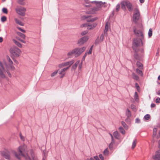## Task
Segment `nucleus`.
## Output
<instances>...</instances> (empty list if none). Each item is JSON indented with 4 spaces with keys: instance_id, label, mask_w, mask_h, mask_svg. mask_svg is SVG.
I'll list each match as a JSON object with an SVG mask.
<instances>
[{
    "instance_id": "obj_1",
    "label": "nucleus",
    "mask_w": 160,
    "mask_h": 160,
    "mask_svg": "<svg viewBox=\"0 0 160 160\" xmlns=\"http://www.w3.org/2000/svg\"><path fill=\"white\" fill-rule=\"evenodd\" d=\"M18 152L13 151L12 152L15 157L19 159H20L21 156L24 157L26 160H31L30 157L27 154V146L25 145L20 146L18 149Z\"/></svg>"
},
{
    "instance_id": "obj_2",
    "label": "nucleus",
    "mask_w": 160,
    "mask_h": 160,
    "mask_svg": "<svg viewBox=\"0 0 160 160\" xmlns=\"http://www.w3.org/2000/svg\"><path fill=\"white\" fill-rule=\"evenodd\" d=\"M91 3H95L96 7H94L92 9L87 11L86 12L87 14H94L96 13V12L99 11L103 5L105 4L106 3L105 2H103L102 1H92Z\"/></svg>"
},
{
    "instance_id": "obj_3",
    "label": "nucleus",
    "mask_w": 160,
    "mask_h": 160,
    "mask_svg": "<svg viewBox=\"0 0 160 160\" xmlns=\"http://www.w3.org/2000/svg\"><path fill=\"white\" fill-rule=\"evenodd\" d=\"M7 59L8 62V65L6 62L4 61H3V65L4 64L6 68H7V70H6L9 76V77H11L12 76L11 74L8 71V69H11L12 70H14L15 68L14 66H13L12 65L13 64L12 61L10 58V57L8 56H7Z\"/></svg>"
},
{
    "instance_id": "obj_4",
    "label": "nucleus",
    "mask_w": 160,
    "mask_h": 160,
    "mask_svg": "<svg viewBox=\"0 0 160 160\" xmlns=\"http://www.w3.org/2000/svg\"><path fill=\"white\" fill-rule=\"evenodd\" d=\"M143 38H137L133 40V44L132 46L133 49L135 52H138L139 49L138 48V47L143 45V43L142 39Z\"/></svg>"
},
{
    "instance_id": "obj_5",
    "label": "nucleus",
    "mask_w": 160,
    "mask_h": 160,
    "mask_svg": "<svg viewBox=\"0 0 160 160\" xmlns=\"http://www.w3.org/2000/svg\"><path fill=\"white\" fill-rule=\"evenodd\" d=\"M11 54L14 57H18L21 52V50L16 47L11 48L10 49Z\"/></svg>"
},
{
    "instance_id": "obj_6",
    "label": "nucleus",
    "mask_w": 160,
    "mask_h": 160,
    "mask_svg": "<svg viewBox=\"0 0 160 160\" xmlns=\"http://www.w3.org/2000/svg\"><path fill=\"white\" fill-rule=\"evenodd\" d=\"M134 10V12L133 15V20L135 23H136L140 18V13L138 8H135Z\"/></svg>"
},
{
    "instance_id": "obj_7",
    "label": "nucleus",
    "mask_w": 160,
    "mask_h": 160,
    "mask_svg": "<svg viewBox=\"0 0 160 160\" xmlns=\"http://www.w3.org/2000/svg\"><path fill=\"white\" fill-rule=\"evenodd\" d=\"M86 48L85 47H83L81 48H76L74 49L75 51V57H77L79 56L86 49Z\"/></svg>"
},
{
    "instance_id": "obj_8",
    "label": "nucleus",
    "mask_w": 160,
    "mask_h": 160,
    "mask_svg": "<svg viewBox=\"0 0 160 160\" xmlns=\"http://www.w3.org/2000/svg\"><path fill=\"white\" fill-rule=\"evenodd\" d=\"M16 11L18 14L23 16L25 15L26 9L22 7H18L16 9Z\"/></svg>"
},
{
    "instance_id": "obj_9",
    "label": "nucleus",
    "mask_w": 160,
    "mask_h": 160,
    "mask_svg": "<svg viewBox=\"0 0 160 160\" xmlns=\"http://www.w3.org/2000/svg\"><path fill=\"white\" fill-rule=\"evenodd\" d=\"M0 76L2 78H5V75L4 73L7 72L6 70L7 69H6L5 70V68L4 67V65L1 61H0Z\"/></svg>"
},
{
    "instance_id": "obj_10",
    "label": "nucleus",
    "mask_w": 160,
    "mask_h": 160,
    "mask_svg": "<svg viewBox=\"0 0 160 160\" xmlns=\"http://www.w3.org/2000/svg\"><path fill=\"white\" fill-rule=\"evenodd\" d=\"M88 36H84L78 40V44L79 46L82 45L88 41Z\"/></svg>"
},
{
    "instance_id": "obj_11",
    "label": "nucleus",
    "mask_w": 160,
    "mask_h": 160,
    "mask_svg": "<svg viewBox=\"0 0 160 160\" xmlns=\"http://www.w3.org/2000/svg\"><path fill=\"white\" fill-rule=\"evenodd\" d=\"M74 60H72L70 61L62 63L60 64L58 66L59 68H62L64 66H69L68 67L69 68L72 64L74 63Z\"/></svg>"
},
{
    "instance_id": "obj_12",
    "label": "nucleus",
    "mask_w": 160,
    "mask_h": 160,
    "mask_svg": "<svg viewBox=\"0 0 160 160\" xmlns=\"http://www.w3.org/2000/svg\"><path fill=\"white\" fill-rule=\"evenodd\" d=\"M97 25L96 23H94L92 24H84L82 25V27H87V28L89 30H91L94 28Z\"/></svg>"
},
{
    "instance_id": "obj_13",
    "label": "nucleus",
    "mask_w": 160,
    "mask_h": 160,
    "mask_svg": "<svg viewBox=\"0 0 160 160\" xmlns=\"http://www.w3.org/2000/svg\"><path fill=\"white\" fill-rule=\"evenodd\" d=\"M134 32L135 35L138 37H141V38H143V35L142 32L141 30H137L135 28H133Z\"/></svg>"
},
{
    "instance_id": "obj_14",
    "label": "nucleus",
    "mask_w": 160,
    "mask_h": 160,
    "mask_svg": "<svg viewBox=\"0 0 160 160\" xmlns=\"http://www.w3.org/2000/svg\"><path fill=\"white\" fill-rule=\"evenodd\" d=\"M1 154L2 156L6 159H9L10 158V153L8 150H5L2 151L1 152Z\"/></svg>"
},
{
    "instance_id": "obj_15",
    "label": "nucleus",
    "mask_w": 160,
    "mask_h": 160,
    "mask_svg": "<svg viewBox=\"0 0 160 160\" xmlns=\"http://www.w3.org/2000/svg\"><path fill=\"white\" fill-rule=\"evenodd\" d=\"M83 17L84 18L86 19V21L88 22H93L97 20L98 19L97 17L92 18L90 16L87 17L86 16H84Z\"/></svg>"
},
{
    "instance_id": "obj_16",
    "label": "nucleus",
    "mask_w": 160,
    "mask_h": 160,
    "mask_svg": "<svg viewBox=\"0 0 160 160\" xmlns=\"http://www.w3.org/2000/svg\"><path fill=\"white\" fill-rule=\"evenodd\" d=\"M154 160H160V150L157 151L155 155L153 156Z\"/></svg>"
},
{
    "instance_id": "obj_17",
    "label": "nucleus",
    "mask_w": 160,
    "mask_h": 160,
    "mask_svg": "<svg viewBox=\"0 0 160 160\" xmlns=\"http://www.w3.org/2000/svg\"><path fill=\"white\" fill-rule=\"evenodd\" d=\"M104 36L103 34H101L99 38L98 37L95 42V43L96 44H98L100 42H102L103 40Z\"/></svg>"
},
{
    "instance_id": "obj_18",
    "label": "nucleus",
    "mask_w": 160,
    "mask_h": 160,
    "mask_svg": "<svg viewBox=\"0 0 160 160\" xmlns=\"http://www.w3.org/2000/svg\"><path fill=\"white\" fill-rule=\"evenodd\" d=\"M126 7L128 10L130 11H132L133 9L132 4L129 1H126Z\"/></svg>"
},
{
    "instance_id": "obj_19",
    "label": "nucleus",
    "mask_w": 160,
    "mask_h": 160,
    "mask_svg": "<svg viewBox=\"0 0 160 160\" xmlns=\"http://www.w3.org/2000/svg\"><path fill=\"white\" fill-rule=\"evenodd\" d=\"M109 28V23L108 22H107L105 24V29L104 30V34L106 36L107 34V32Z\"/></svg>"
},
{
    "instance_id": "obj_20",
    "label": "nucleus",
    "mask_w": 160,
    "mask_h": 160,
    "mask_svg": "<svg viewBox=\"0 0 160 160\" xmlns=\"http://www.w3.org/2000/svg\"><path fill=\"white\" fill-rule=\"evenodd\" d=\"M80 61L79 60L77 61L72 66V70H75L77 67V66L79 64Z\"/></svg>"
},
{
    "instance_id": "obj_21",
    "label": "nucleus",
    "mask_w": 160,
    "mask_h": 160,
    "mask_svg": "<svg viewBox=\"0 0 160 160\" xmlns=\"http://www.w3.org/2000/svg\"><path fill=\"white\" fill-rule=\"evenodd\" d=\"M113 136L114 137L117 139L119 138L120 135L118 132L117 131L114 132H113Z\"/></svg>"
},
{
    "instance_id": "obj_22",
    "label": "nucleus",
    "mask_w": 160,
    "mask_h": 160,
    "mask_svg": "<svg viewBox=\"0 0 160 160\" xmlns=\"http://www.w3.org/2000/svg\"><path fill=\"white\" fill-rule=\"evenodd\" d=\"M15 20L16 22L21 26H23L24 24L20 20L17 18H15Z\"/></svg>"
},
{
    "instance_id": "obj_23",
    "label": "nucleus",
    "mask_w": 160,
    "mask_h": 160,
    "mask_svg": "<svg viewBox=\"0 0 160 160\" xmlns=\"http://www.w3.org/2000/svg\"><path fill=\"white\" fill-rule=\"evenodd\" d=\"M13 41L16 45H17V46H18V47L20 48H22V44L20 42H18L15 39H13Z\"/></svg>"
},
{
    "instance_id": "obj_24",
    "label": "nucleus",
    "mask_w": 160,
    "mask_h": 160,
    "mask_svg": "<svg viewBox=\"0 0 160 160\" xmlns=\"http://www.w3.org/2000/svg\"><path fill=\"white\" fill-rule=\"evenodd\" d=\"M126 115L128 118H129L131 117V113L129 109H127L126 110Z\"/></svg>"
},
{
    "instance_id": "obj_25",
    "label": "nucleus",
    "mask_w": 160,
    "mask_h": 160,
    "mask_svg": "<svg viewBox=\"0 0 160 160\" xmlns=\"http://www.w3.org/2000/svg\"><path fill=\"white\" fill-rule=\"evenodd\" d=\"M121 5L122 8L123 10L125 9V6H126V1L122 2Z\"/></svg>"
},
{
    "instance_id": "obj_26",
    "label": "nucleus",
    "mask_w": 160,
    "mask_h": 160,
    "mask_svg": "<svg viewBox=\"0 0 160 160\" xmlns=\"http://www.w3.org/2000/svg\"><path fill=\"white\" fill-rule=\"evenodd\" d=\"M132 76L133 77V78L136 80H138L139 79V78L138 77V76H137V75H136L135 73L133 72L132 73Z\"/></svg>"
},
{
    "instance_id": "obj_27",
    "label": "nucleus",
    "mask_w": 160,
    "mask_h": 160,
    "mask_svg": "<svg viewBox=\"0 0 160 160\" xmlns=\"http://www.w3.org/2000/svg\"><path fill=\"white\" fill-rule=\"evenodd\" d=\"M73 54H75V51L73 49L70 51H69L67 54V55L69 57H70L72 56Z\"/></svg>"
},
{
    "instance_id": "obj_28",
    "label": "nucleus",
    "mask_w": 160,
    "mask_h": 160,
    "mask_svg": "<svg viewBox=\"0 0 160 160\" xmlns=\"http://www.w3.org/2000/svg\"><path fill=\"white\" fill-rule=\"evenodd\" d=\"M138 52H135V53L134 54V57L136 59L140 60L141 58L138 54V53H137Z\"/></svg>"
},
{
    "instance_id": "obj_29",
    "label": "nucleus",
    "mask_w": 160,
    "mask_h": 160,
    "mask_svg": "<svg viewBox=\"0 0 160 160\" xmlns=\"http://www.w3.org/2000/svg\"><path fill=\"white\" fill-rule=\"evenodd\" d=\"M137 142V140L136 139H135L133 140L132 145V148L133 149L135 147L136 144V143Z\"/></svg>"
},
{
    "instance_id": "obj_30",
    "label": "nucleus",
    "mask_w": 160,
    "mask_h": 160,
    "mask_svg": "<svg viewBox=\"0 0 160 160\" xmlns=\"http://www.w3.org/2000/svg\"><path fill=\"white\" fill-rule=\"evenodd\" d=\"M137 65L140 69L142 68H143L142 64L139 62L138 61L137 62Z\"/></svg>"
},
{
    "instance_id": "obj_31",
    "label": "nucleus",
    "mask_w": 160,
    "mask_h": 160,
    "mask_svg": "<svg viewBox=\"0 0 160 160\" xmlns=\"http://www.w3.org/2000/svg\"><path fill=\"white\" fill-rule=\"evenodd\" d=\"M136 72L138 74L140 75L141 76H143V73L138 68L137 69H136Z\"/></svg>"
},
{
    "instance_id": "obj_32",
    "label": "nucleus",
    "mask_w": 160,
    "mask_h": 160,
    "mask_svg": "<svg viewBox=\"0 0 160 160\" xmlns=\"http://www.w3.org/2000/svg\"><path fill=\"white\" fill-rule=\"evenodd\" d=\"M119 129L120 131V132L123 134L124 135L125 134V132L123 128L122 127H120Z\"/></svg>"
},
{
    "instance_id": "obj_33",
    "label": "nucleus",
    "mask_w": 160,
    "mask_h": 160,
    "mask_svg": "<svg viewBox=\"0 0 160 160\" xmlns=\"http://www.w3.org/2000/svg\"><path fill=\"white\" fill-rule=\"evenodd\" d=\"M122 125L123 126L125 129H127L128 128V126L126 125L125 122L123 121L122 122Z\"/></svg>"
},
{
    "instance_id": "obj_34",
    "label": "nucleus",
    "mask_w": 160,
    "mask_h": 160,
    "mask_svg": "<svg viewBox=\"0 0 160 160\" xmlns=\"http://www.w3.org/2000/svg\"><path fill=\"white\" fill-rule=\"evenodd\" d=\"M24 0H18V2L20 5H24L25 4L24 2Z\"/></svg>"
},
{
    "instance_id": "obj_35",
    "label": "nucleus",
    "mask_w": 160,
    "mask_h": 160,
    "mask_svg": "<svg viewBox=\"0 0 160 160\" xmlns=\"http://www.w3.org/2000/svg\"><path fill=\"white\" fill-rule=\"evenodd\" d=\"M157 129L156 128H154L153 129V137H154L156 136L157 134Z\"/></svg>"
},
{
    "instance_id": "obj_36",
    "label": "nucleus",
    "mask_w": 160,
    "mask_h": 160,
    "mask_svg": "<svg viewBox=\"0 0 160 160\" xmlns=\"http://www.w3.org/2000/svg\"><path fill=\"white\" fill-rule=\"evenodd\" d=\"M152 29L151 28H150L149 29L148 32V36L149 37H151L152 35Z\"/></svg>"
},
{
    "instance_id": "obj_37",
    "label": "nucleus",
    "mask_w": 160,
    "mask_h": 160,
    "mask_svg": "<svg viewBox=\"0 0 160 160\" xmlns=\"http://www.w3.org/2000/svg\"><path fill=\"white\" fill-rule=\"evenodd\" d=\"M59 73L60 74H62V75L60 77L61 78H62L65 75V72H64L63 71H62V70H61V71H60L59 72Z\"/></svg>"
},
{
    "instance_id": "obj_38",
    "label": "nucleus",
    "mask_w": 160,
    "mask_h": 160,
    "mask_svg": "<svg viewBox=\"0 0 160 160\" xmlns=\"http://www.w3.org/2000/svg\"><path fill=\"white\" fill-rule=\"evenodd\" d=\"M108 153L109 152L108 150V148L106 149L103 152V154L106 156L108 155Z\"/></svg>"
},
{
    "instance_id": "obj_39",
    "label": "nucleus",
    "mask_w": 160,
    "mask_h": 160,
    "mask_svg": "<svg viewBox=\"0 0 160 160\" xmlns=\"http://www.w3.org/2000/svg\"><path fill=\"white\" fill-rule=\"evenodd\" d=\"M7 20L6 17L5 16H2L1 17V20L2 22H4L5 21Z\"/></svg>"
},
{
    "instance_id": "obj_40",
    "label": "nucleus",
    "mask_w": 160,
    "mask_h": 160,
    "mask_svg": "<svg viewBox=\"0 0 160 160\" xmlns=\"http://www.w3.org/2000/svg\"><path fill=\"white\" fill-rule=\"evenodd\" d=\"M150 115L149 114H147L144 116V118L146 120H148L150 118Z\"/></svg>"
},
{
    "instance_id": "obj_41",
    "label": "nucleus",
    "mask_w": 160,
    "mask_h": 160,
    "mask_svg": "<svg viewBox=\"0 0 160 160\" xmlns=\"http://www.w3.org/2000/svg\"><path fill=\"white\" fill-rule=\"evenodd\" d=\"M2 12L4 13L7 14L8 13V10L6 8H3L2 9Z\"/></svg>"
},
{
    "instance_id": "obj_42",
    "label": "nucleus",
    "mask_w": 160,
    "mask_h": 160,
    "mask_svg": "<svg viewBox=\"0 0 160 160\" xmlns=\"http://www.w3.org/2000/svg\"><path fill=\"white\" fill-rule=\"evenodd\" d=\"M91 2H92L90 1L89 0H84L82 3H84L85 4H89L90 2L91 3Z\"/></svg>"
},
{
    "instance_id": "obj_43",
    "label": "nucleus",
    "mask_w": 160,
    "mask_h": 160,
    "mask_svg": "<svg viewBox=\"0 0 160 160\" xmlns=\"http://www.w3.org/2000/svg\"><path fill=\"white\" fill-rule=\"evenodd\" d=\"M114 144L110 143L109 145V148L111 150H112L113 149V145Z\"/></svg>"
},
{
    "instance_id": "obj_44",
    "label": "nucleus",
    "mask_w": 160,
    "mask_h": 160,
    "mask_svg": "<svg viewBox=\"0 0 160 160\" xmlns=\"http://www.w3.org/2000/svg\"><path fill=\"white\" fill-rule=\"evenodd\" d=\"M131 108L134 111H136V108H135V106L133 105V104H132L131 105Z\"/></svg>"
},
{
    "instance_id": "obj_45",
    "label": "nucleus",
    "mask_w": 160,
    "mask_h": 160,
    "mask_svg": "<svg viewBox=\"0 0 160 160\" xmlns=\"http://www.w3.org/2000/svg\"><path fill=\"white\" fill-rule=\"evenodd\" d=\"M19 35L22 38H23L24 39H25V36L24 34L22 33H20Z\"/></svg>"
},
{
    "instance_id": "obj_46",
    "label": "nucleus",
    "mask_w": 160,
    "mask_h": 160,
    "mask_svg": "<svg viewBox=\"0 0 160 160\" xmlns=\"http://www.w3.org/2000/svg\"><path fill=\"white\" fill-rule=\"evenodd\" d=\"M88 32V31L87 30H85L84 31L82 32L81 33V34L82 36L84 35L87 33Z\"/></svg>"
},
{
    "instance_id": "obj_47",
    "label": "nucleus",
    "mask_w": 160,
    "mask_h": 160,
    "mask_svg": "<svg viewBox=\"0 0 160 160\" xmlns=\"http://www.w3.org/2000/svg\"><path fill=\"white\" fill-rule=\"evenodd\" d=\"M93 46H92L91 48H90L89 50V51L88 52H87V53H88V54H91L92 53V48Z\"/></svg>"
},
{
    "instance_id": "obj_48",
    "label": "nucleus",
    "mask_w": 160,
    "mask_h": 160,
    "mask_svg": "<svg viewBox=\"0 0 160 160\" xmlns=\"http://www.w3.org/2000/svg\"><path fill=\"white\" fill-rule=\"evenodd\" d=\"M58 73V71H56L52 73L51 74V76L52 77L54 76Z\"/></svg>"
},
{
    "instance_id": "obj_49",
    "label": "nucleus",
    "mask_w": 160,
    "mask_h": 160,
    "mask_svg": "<svg viewBox=\"0 0 160 160\" xmlns=\"http://www.w3.org/2000/svg\"><path fill=\"white\" fill-rule=\"evenodd\" d=\"M82 4L85 7H89L91 6V4H90V3L87 4H85L84 3H83Z\"/></svg>"
},
{
    "instance_id": "obj_50",
    "label": "nucleus",
    "mask_w": 160,
    "mask_h": 160,
    "mask_svg": "<svg viewBox=\"0 0 160 160\" xmlns=\"http://www.w3.org/2000/svg\"><path fill=\"white\" fill-rule=\"evenodd\" d=\"M119 8H120L119 4H118L116 6V12H118L119 11Z\"/></svg>"
},
{
    "instance_id": "obj_51",
    "label": "nucleus",
    "mask_w": 160,
    "mask_h": 160,
    "mask_svg": "<svg viewBox=\"0 0 160 160\" xmlns=\"http://www.w3.org/2000/svg\"><path fill=\"white\" fill-rule=\"evenodd\" d=\"M138 98V95L137 93V92H135V95H134V98L136 100Z\"/></svg>"
},
{
    "instance_id": "obj_52",
    "label": "nucleus",
    "mask_w": 160,
    "mask_h": 160,
    "mask_svg": "<svg viewBox=\"0 0 160 160\" xmlns=\"http://www.w3.org/2000/svg\"><path fill=\"white\" fill-rule=\"evenodd\" d=\"M156 103H159L160 102V98H157L156 100Z\"/></svg>"
},
{
    "instance_id": "obj_53",
    "label": "nucleus",
    "mask_w": 160,
    "mask_h": 160,
    "mask_svg": "<svg viewBox=\"0 0 160 160\" xmlns=\"http://www.w3.org/2000/svg\"><path fill=\"white\" fill-rule=\"evenodd\" d=\"M140 119H139L138 118H137L136 119L135 122L136 123H140Z\"/></svg>"
},
{
    "instance_id": "obj_54",
    "label": "nucleus",
    "mask_w": 160,
    "mask_h": 160,
    "mask_svg": "<svg viewBox=\"0 0 160 160\" xmlns=\"http://www.w3.org/2000/svg\"><path fill=\"white\" fill-rule=\"evenodd\" d=\"M18 29H19V30H20V31H21V32H25V30H23L21 28H19V27H18L17 28Z\"/></svg>"
},
{
    "instance_id": "obj_55",
    "label": "nucleus",
    "mask_w": 160,
    "mask_h": 160,
    "mask_svg": "<svg viewBox=\"0 0 160 160\" xmlns=\"http://www.w3.org/2000/svg\"><path fill=\"white\" fill-rule=\"evenodd\" d=\"M99 157L101 160H104V158L102 154H100L99 155Z\"/></svg>"
},
{
    "instance_id": "obj_56",
    "label": "nucleus",
    "mask_w": 160,
    "mask_h": 160,
    "mask_svg": "<svg viewBox=\"0 0 160 160\" xmlns=\"http://www.w3.org/2000/svg\"><path fill=\"white\" fill-rule=\"evenodd\" d=\"M20 138L21 140H22V141L24 140V137H23L21 134V133L20 134Z\"/></svg>"
},
{
    "instance_id": "obj_57",
    "label": "nucleus",
    "mask_w": 160,
    "mask_h": 160,
    "mask_svg": "<svg viewBox=\"0 0 160 160\" xmlns=\"http://www.w3.org/2000/svg\"><path fill=\"white\" fill-rule=\"evenodd\" d=\"M31 155L33 160H37V159L34 157V155L32 153L31 154Z\"/></svg>"
},
{
    "instance_id": "obj_58",
    "label": "nucleus",
    "mask_w": 160,
    "mask_h": 160,
    "mask_svg": "<svg viewBox=\"0 0 160 160\" xmlns=\"http://www.w3.org/2000/svg\"><path fill=\"white\" fill-rule=\"evenodd\" d=\"M82 62H81L79 64V66H78L79 69L80 70L82 68Z\"/></svg>"
},
{
    "instance_id": "obj_59",
    "label": "nucleus",
    "mask_w": 160,
    "mask_h": 160,
    "mask_svg": "<svg viewBox=\"0 0 160 160\" xmlns=\"http://www.w3.org/2000/svg\"><path fill=\"white\" fill-rule=\"evenodd\" d=\"M69 68V67H67V68H63L62 70V71H63L64 72H65L66 70H67V69H68Z\"/></svg>"
},
{
    "instance_id": "obj_60",
    "label": "nucleus",
    "mask_w": 160,
    "mask_h": 160,
    "mask_svg": "<svg viewBox=\"0 0 160 160\" xmlns=\"http://www.w3.org/2000/svg\"><path fill=\"white\" fill-rule=\"evenodd\" d=\"M87 53L86 52L85 53V54L84 55V56H83V57L82 58V60H84V59L85 58V57H86V56H87Z\"/></svg>"
},
{
    "instance_id": "obj_61",
    "label": "nucleus",
    "mask_w": 160,
    "mask_h": 160,
    "mask_svg": "<svg viewBox=\"0 0 160 160\" xmlns=\"http://www.w3.org/2000/svg\"><path fill=\"white\" fill-rule=\"evenodd\" d=\"M94 158L95 160H99L98 157L97 156L94 157Z\"/></svg>"
},
{
    "instance_id": "obj_62",
    "label": "nucleus",
    "mask_w": 160,
    "mask_h": 160,
    "mask_svg": "<svg viewBox=\"0 0 160 160\" xmlns=\"http://www.w3.org/2000/svg\"><path fill=\"white\" fill-rule=\"evenodd\" d=\"M135 86L136 87V88L138 90V88H139V86L138 84L137 83H135Z\"/></svg>"
},
{
    "instance_id": "obj_63",
    "label": "nucleus",
    "mask_w": 160,
    "mask_h": 160,
    "mask_svg": "<svg viewBox=\"0 0 160 160\" xmlns=\"http://www.w3.org/2000/svg\"><path fill=\"white\" fill-rule=\"evenodd\" d=\"M155 106H156V105L155 104L153 103H152L151 105V108H154V107H155Z\"/></svg>"
},
{
    "instance_id": "obj_64",
    "label": "nucleus",
    "mask_w": 160,
    "mask_h": 160,
    "mask_svg": "<svg viewBox=\"0 0 160 160\" xmlns=\"http://www.w3.org/2000/svg\"><path fill=\"white\" fill-rule=\"evenodd\" d=\"M13 60L14 61V62L17 64H18V62L15 59H13Z\"/></svg>"
}]
</instances>
